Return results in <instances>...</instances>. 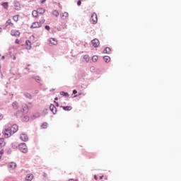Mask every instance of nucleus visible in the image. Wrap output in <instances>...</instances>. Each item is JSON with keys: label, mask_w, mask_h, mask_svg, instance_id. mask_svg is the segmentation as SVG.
Masks as SVG:
<instances>
[{"label": "nucleus", "mask_w": 181, "mask_h": 181, "mask_svg": "<svg viewBox=\"0 0 181 181\" xmlns=\"http://www.w3.org/2000/svg\"><path fill=\"white\" fill-rule=\"evenodd\" d=\"M3 135L6 138H9L10 136H12L13 134L12 133V131L11 130L10 127L6 129L4 131H3Z\"/></svg>", "instance_id": "f257e3e1"}, {"label": "nucleus", "mask_w": 181, "mask_h": 181, "mask_svg": "<svg viewBox=\"0 0 181 181\" xmlns=\"http://www.w3.org/2000/svg\"><path fill=\"white\" fill-rule=\"evenodd\" d=\"M19 150L21 152H23V153H26L28 152V146H26V144L22 143L18 145Z\"/></svg>", "instance_id": "f03ea898"}, {"label": "nucleus", "mask_w": 181, "mask_h": 181, "mask_svg": "<svg viewBox=\"0 0 181 181\" xmlns=\"http://www.w3.org/2000/svg\"><path fill=\"white\" fill-rule=\"evenodd\" d=\"M7 168H8V170H10V171L15 170V169H16V168H17L16 163H15V162L9 163L7 165Z\"/></svg>", "instance_id": "7ed1b4c3"}, {"label": "nucleus", "mask_w": 181, "mask_h": 181, "mask_svg": "<svg viewBox=\"0 0 181 181\" xmlns=\"http://www.w3.org/2000/svg\"><path fill=\"white\" fill-rule=\"evenodd\" d=\"M90 22L93 23V25H95L97 22H98V18L97 17V13H93L91 15Z\"/></svg>", "instance_id": "20e7f679"}, {"label": "nucleus", "mask_w": 181, "mask_h": 181, "mask_svg": "<svg viewBox=\"0 0 181 181\" xmlns=\"http://www.w3.org/2000/svg\"><path fill=\"white\" fill-rule=\"evenodd\" d=\"M91 43H92L93 46L95 47H98L100 46V41L97 38L93 39L91 41Z\"/></svg>", "instance_id": "39448f33"}, {"label": "nucleus", "mask_w": 181, "mask_h": 181, "mask_svg": "<svg viewBox=\"0 0 181 181\" xmlns=\"http://www.w3.org/2000/svg\"><path fill=\"white\" fill-rule=\"evenodd\" d=\"M31 29H36V28H42L40 23L37 21L33 23L30 26Z\"/></svg>", "instance_id": "423d86ee"}, {"label": "nucleus", "mask_w": 181, "mask_h": 181, "mask_svg": "<svg viewBox=\"0 0 181 181\" xmlns=\"http://www.w3.org/2000/svg\"><path fill=\"white\" fill-rule=\"evenodd\" d=\"M6 28H13V23H12V20L8 19L5 23Z\"/></svg>", "instance_id": "0eeeda50"}, {"label": "nucleus", "mask_w": 181, "mask_h": 181, "mask_svg": "<svg viewBox=\"0 0 181 181\" xmlns=\"http://www.w3.org/2000/svg\"><path fill=\"white\" fill-rule=\"evenodd\" d=\"M11 36H19L21 35V33L18 30H12L11 31Z\"/></svg>", "instance_id": "6e6552de"}, {"label": "nucleus", "mask_w": 181, "mask_h": 181, "mask_svg": "<svg viewBox=\"0 0 181 181\" xmlns=\"http://www.w3.org/2000/svg\"><path fill=\"white\" fill-rule=\"evenodd\" d=\"M20 139H21V141H23L24 142H26V141L29 139L28 135H26L25 134H21L20 136Z\"/></svg>", "instance_id": "1a4fd4ad"}, {"label": "nucleus", "mask_w": 181, "mask_h": 181, "mask_svg": "<svg viewBox=\"0 0 181 181\" xmlns=\"http://www.w3.org/2000/svg\"><path fill=\"white\" fill-rule=\"evenodd\" d=\"M49 110L54 114H56V112H57V109L56 108V106H54V105H50Z\"/></svg>", "instance_id": "9d476101"}, {"label": "nucleus", "mask_w": 181, "mask_h": 181, "mask_svg": "<svg viewBox=\"0 0 181 181\" xmlns=\"http://www.w3.org/2000/svg\"><path fill=\"white\" fill-rule=\"evenodd\" d=\"M10 129L11 130V132L13 134H15V132H18V125L13 124Z\"/></svg>", "instance_id": "9b49d317"}, {"label": "nucleus", "mask_w": 181, "mask_h": 181, "mask_svg": "<svg viewBox=\"0 0 181 181\" xmlns=\"http://www.w3.org/2000/svg\"><path fill=\"white\" fill-rule=\"evenodd\" d=\"M49 45H51L52 46L57 45V40H56L54 38H50L49 39Z\"/></svg>", "instance_id": "f8f14e48"}, {"label": "nucleus", "mask_w": 181, "mask_h": 181, "mask_svg": "<svg viewBox=\"0 0 181 181\" xmlns=\"http://www.w3.org/2000/svg\"><path fill=\"white\" fill-rule=\"evenodd\" d=\"M33 180V174H28L25 177V181H32Z\"/></svg>", "instance_id": "ddd939ff"}, {"label": "nucleus", "mask_w": 181, "mask_h": 181, "mask_svg": "<svg viewBox=\"0 0 181 181\" xmlns=\"http://www.w3.org/2000/svg\"><path fill=\"white\" fill-rule=\"evenodd\" d=\"M62 108L64 110V111H71V110H73L71 106H62Z\"/></svg>", "instance_id": "4468645a"}, {"label": "nucleus", "mask_w": 181, "mask_h": 181, "mask_svg": "<svg viewBox=\"0 0 181 181\" xmlns=\"http://www.w3.org/2000/svg\"><path fill=\"white\" fill-rule=\"evenodd\" d=\"M61 18L62 19H67V18H69V13L67 12L62 13L61 15Z\"/></svg>", "instance_id": "2eb2a0df"}, {"label": "nucleus", "mask_w": 181, "mask_h": 181, "mask_svg": "<svg viewBox=\"0 0 181 181\" xmlns=\"http://www.w3.org/2000/svg\"><path fill=\"white\" fill-rule=\"evenodd\" d=\"M29 111V109H28V105H24L23 106V112L24 113V114H27V112Z\"/></svg>", "instance_id": "dca6fc26"}, {"label": "nucleus", "mask_w": 181, "mask_h": 181, "mask_svg": "<svg viewBox=\"0 0 181 181\" xmlns=\"http://www.w3.org/2000/svg\"><path fill=\"white\" fill-rule=\"evenodd\" d=\"M25 45L28 46L27 49H30L32 47V43L29 40L25 41Z\"/></svg>", "instance_id": "f3484780"}, {"label": "nucleus", "mask_w": 181, "mask_h": 181, "mask_svg": "<svg viewBox=\"0 0 181 181\" xmlns=\"http://www.w3.org/2000/svg\"><path fill=\"white\" fill-rule=\"evenodd\" d=\"M103 53H104V54H110V53H111V48H110V47H106V48L105 49V50L103 51Z\"/></svg>", "instance_id": "a211bd4d"}, {"label": "nucleus", "mask_w": 181, "mask_h": 181, "mask_svg": "<svg viewBox=\"0 0 181 181\" xmlns=\"http://www.w3.org/2000/svg\"><path fill=\"white\" fill-rule=\"evenodd\" d=\"M103 60L105 62V63H110V60H111V58H110L109 56H105L103 57Z\"/></svg>", "instance_id": "6ab92c4d"}, {"label": "nucleus", "mask_w": 181, "mask_h": 181, "mask_svg": "<svg viewBox=\"0 0 181 181\" xmlns=\"http://www.w3.org/2000/svg\"><path fill=\"white\" fill-rule=\"evenodd\" d=\"M5 145H6L5 140L4 139H0V146H5Z\"/></svg>", "instance_id": "aec40b11"}, {"label": "nucleus", "mask_w": 181, "mask_h": 181, "mask_svg": "<svg viewBox=\"0 0 181 181\" xmlns=\"http://www.w3.org/2000/svg\"><path fill=\"white\" fill-rule=\"evenodd\" d=\"M1 6H3V8H4V9H8V8H9V5L8 4V2H4L1 4Z\"/></svg>", "instance_id": "412c9836"}, {"label": "nucleus", "mask_w": 181, "mask_h": 181, "mask_svg": "<svg viewBox=\"0 0 181 181\" xmlns=\"http://www.w3.org/2000/svg\"><path fill=\"white\" fill-rule=\"evenodd\" d=\"M38 13H40L41 15H43V13H45V8H40L37 9Z\"/></svg>", "instance_id": "4be33fe9"}, {"label": "nucleus", "mask_w": 181, "mask_h": 181, "mask_svg": "<svg viewBox=\"0 0 181 181\" xmlns=\"http://www.w3.org/2000/svg\"><path fill=\"white\" fill-rule=\"evenodd\" d=\"M38 13H39L37 12V11L34 10V11H33V13H32V15H33V16L34 18H37Z\"/></svg>", "instance_id": "5701e85b"}, {"label": "nucleus", "mask_w": 181, "mask_h": 181, "mask_svg": "<svg viewBox=\"0 0 181 181\" xmlns=\"http://www.w3.org/2000/svg\"><path fill=\"white\" fill-rule=\"evenodd\" d=\"M13 21H14V22H18L19 21V15L13 16Z\"/></svg>", "instance_id": "b1692460"}, {"label": "nucleus", "mask_w": 181, "mask_h": 181, "mask_svg": "<svg viewBox=\"0 0 181 181\" xmlns=\"http://www.w3.org/2000/svg\"><path fill=\"white\" fill-rule=\"evenodd\" d=\"M45 22H46V20H45V18L42 17L38 23H40V25L42 26V25H43V23H45Z\"/></svg>", "instance_id": "393cba45"}, {"label": "nucleus", "mask_w": 181, "mask_h": 181, "mask_svg": "<svg viewBox=\"0 0 181 181\" xmlns=\"http://www.w3.org/2000/svg\"><path fill=\"white\" fill-rule=\"evenodd\" d=\"M83 60H85V62H86V63H88V62L90 60V57H88V55H85L83 57Z\"/></svg>", "instance_id": "a878e982"}, {"label": "nucleus", "mask_w": 181, "mask_h": 181, "mask_svg": "<svg viewBox=\"0 0 181 181\" xmlns=\"http://www.w3.org/2000/svg\"><path fill=\"white\" fill-rule=\"evenodd\" d=\"M97 60H98V57L97 55H94L92 57V62H94V63H95V62H97Z\"/></svg>", "instance_id": "bb28decb"}, {"label": "nucleus", "mask_w": 181, "mask_h": 181, "mask_svg": "<svg viewBox=\"0 0 181 181\" xmlns=\"http://www.w3.org/2000/svg\"><path fill=\"white\" fill-rule=\"evenodd\" d=\"M60 95H63L64 97H69V93L64 92V91H62L60 92Z\"/></svg>", "instance_id": "cd10ccee"}, {"label": "nucleus", "mask_w": 181, "mask_h": 181, "mask_svg": "<svg viewBox=\"0 0 181 181\" xmlns=\"http://www.w3.org/2000/svg\"><path fill=\"white\" fill-rule=\"evenodd\" d=\"M53 15H54L55 16H59V11H53Z\"/></svg>", "instance_id": "c85d7f7f"}, {"label": "nucleus", "mask_w": 181, "mask_h": 181, "mask_svg": "<svg viewBox=\"0 0 181 181\" xmlns=\"http://www.w3.org/2000/svg\"><path fill=\"white\" fill-rule=\"evenodd\" d=\"M42 127L44 128V129L47 128V123H46V122L43 123L42 125Z\"/></svg>", "instance_id": "c756f323"}, {"label": "nucleus", "mask_w": 181, "mask_h": 181, "mask_svg": "<svg viewBox=\"0 0 181 181\" xmlns=\"http://www.w3.org/2000/svg\"><path fill=\"white\" fill-rule=\"evenodd\" d=\"M2 155H4V150L0 151V160L2 158Z\"/></svg>", "instance_id": "7c9ffc66"}, {"label": "nucleus", "mask_w": 181, "mask_h": 181, "mask_svg": "<svg viewBox=\"0 0 181 181\" xmlns=\"http://www.w3.org/2000/svg\"><path fill=\"white\" fill-rule=\"evenodd\" d=\"M15 43H16V45H19V44L21 43V40H19V39H16V40H15Z\"/></svg>", "instance_id": "2f4dec72"}, {"label": "nucleus", "mask_w": 181, "mask_h": 181, "mask_svg": "<svg viewBox=\"0 0 181 181\" xmlns=\"http://www.w3.org/2000/svg\"><path fill=\"white\" fill-rule=\"evenodd\" d=\"M13 107L15 108H18L17 107H18V103H16V102H15V103H13Z\"/></svg>", "instance_id": "473e14b6"}, {"label": "nucleus", "mask_w": 181, "mask_h": 181, "mask_svg": "<svg viewBox=\"0 0 181 181\" xmlns=\"http://www.w3.org/2000/svg\"><path fill=\"white\" fill-rule=\"evenodd\" d=\"M25 96L28 97V98H32V95H30L29 93H26Z\"/></svg>", "instance_id": "72a5a7b5"}, {"label": "nucleus", "mask_w": 181, "mask_h": 181, "mask_svg": "<svg viewBox=\"0 0 181 181\" xmlns=\"http://www.w3.org/2000/svg\"><path fill=\"white\" fill-rule=\"evenodd\" d=\"M45 29H46V30H50V26L45 25Z\"/></svg>", "instance_id": "f704fd0d"}, {"label": "nucleus", "mask_w": 181, "mask_h": 181, "mask_svg": "<svg viewBox=\"0 0 181 181\" xmlns=\"http://www.w3.org/2000/svg\"><path fill=\"white\" fill-rule=\"evenodd\" d=\"M77 5H78V6H80V5H81V0L78 1Z\"/></svg>", "instance_id": "c9c22d12"}, {"label": "nucleus", "mask_w": 181, "mask_h": 181, "mask_svg": "<svg viewBox=\"0 0 181 181\" xmlns=\"http://www.w3.org/2000/svg\"><path fill=\"white\" fill-rule=\"evenodd\" d=\"M4 119V115L2 114H0V121Z\"/></svg>", "instance_id": "e433bc0d"}, {"label": "nucleus", "mask_w": 181, "mask_h": 181, "mask_svg": "<svg viewBox=\"0 0 181 181\" xmlns=\"http://www.w3.org/2000/svg\"><path fill=\"white\" fill-rule=\"evenodd\" d=\"M73 94H77V90H73Z\"/></svg>", "instance_id": "4c0bfd02"}, {"label": "nucleus", "mask_w": 181, "mask_h": 181, "mask_svg": "<svg viewBox=\"0 0 181 181\" xmlns=\"http://www.w3.org/2000/svg\"><path fill=\"white\" fill-rule=\"evenodd\" d=\"M45 2H46V0H42V1H41V4H45Z\"/></svg>", "instance_id": "58836bf2"}, {"label": "nucleus", "mask_w": 181, "mask_h": 181, "mask_svg": "<svg viewBox=\"0 0 181 181\" xmlns=\"http://www.w3.org/2000/svg\"><path fill=\"white\" fill-rule=\"evenodd\" d=\"M69 181H78V180H75L74 179H70Z\"/></svg>", "instance_id": "ea45409f"}, {"label": "nucleus", "mask_w": 181, "mask_h": 181, "mask_svg": "<svg viewBox=\"0 0 181 181\" xmlns=\"http://www.w3.org/2000/svg\"><path fill=\"white\" fill-rule=\"evenodd\" d=\"M94 177H95V180H97V177H96V175H95Z\"/></svg>", "instance_id": "a19ab883"}, {"label": "nucleus", "mask_w": 181, "mask_h": 181, "mask_svg": "<svg viewBox=\"0 0 181 181\" xmlns=\"http://www.w3.org/2000/svg\"><path fill=\"white\" fill-rule=\"evenodd\" d=\"M13 59H14V60H16V57H13Z\"/></svg>", "instance_id": "79ce46f5"}, {"label": "nucleus", "mask_w": 181, "mask_h": 181, "mask_svg": "<svg viewBox=\"0 0 181 181\" xmlns=\"http://www.w3.org/2000/svg\"><path fill=\"white\" fill-rule=\"evenodd\" d=\"M2 32V28H0V33Z\"/></svg>", "instance_id": "37998d69"}, {"label": "nucleus", "mask_w": 181, "mask_h": 181, "mask_svg": "<svg viewBox=\"0 0 181 181\" xmlns=\"http://www.w3.org/2000/svg\"><path fill=\"white\" fill-rule=\"evenodd\" d=\"M55 100H58V98H55V99H54Z\"/></svg>", "instance_id": "c03bdc74"}, {"label": "nucleus", "mask_w": 181, "mask_h": 181, "mask_svg": "<svg viewBox=\"0 0 181 181\" xmlns=\"http://www.w3.org/2000/svg\"><path fill=\"white\" fill-rule=\"evenodd\" d=\"M100 180L103 179V176L100 177Z\"/></svg>", "instance_id": "a18cd8bd"}]
</instances>
